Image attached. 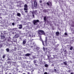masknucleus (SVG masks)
<instances>
[{
  "label": "nucleus",
  "mask_w": 74,
  "mask_h": 74,
  "mask_svg": "<svg viewBox=\"0 0 74 74\" xmlns=\"http://www.w3.org/2000/svg\"><path fill=\"white\" fill-rule=\"evenodd\" d=\"M38 35L40 39V40L42 42L43 45H44V42L42 40V39L41 38V35H45V33L44 32V31L42 30H39L38 31Z\"/></svg>",
  "instance_id": "1"
},
{
  "label": "nucleus",
  "mask_w": 74,
  "mask_h": 74,
  "mask_svg": "<svg viewBox=\"0 0 74 74\" xmlns=\"http://www.w3.org/2000/svg\"><path fill=\"white\" fill-rule=\"evenodd\" d=\"M37 22H39V20H34L33 21V23L34 24V25H36V23H37Z\"/></svg>",
  "instance_id": "2"
},
{
  "label": "nucleus",
  "mask_w": 74,
  "mask_h": 74,
  "mask_svg": "<svg viewBox=\"0 0 74 74\" xmlns=\"http://www.w3.org/2000/svg\"><path fill=\"white\" fill-rule=\"evenodd\" d=\"M34 7H37V2L36 0L34 1Z\"/></svg>",
  "instance_id": "3"
},
{
  "label": "nucleus",
  "mask_w": 74,
  "mask_h": 74,
  "mask_svg": "<svg viewBox=\"0 0 74 74\" xmlns=\"http://www.w3.org/2000/svg\"><path fill=\"white\" fill-rule=\"evenodd\" d=\"M47 4L48 6H49V7H52V3L51 2H50L49 4V3L47 2Z\"/></svg>",
  "instance_id": "4"
},
{
  "label": "nucleus",
  "mask_w": 74,
  "mask_h": 74,
  "mask_svg": "<svg viewBox=\"0 0 74 74\" xmlns=\"http://www.w3.org/2000/svg\"><path fill=\"white\" fill-rule=\"evenodd\" d=\"M19 37V34H16L15 36L13 37L14 38H18Z\"/></svg>",
  "instance_id": "5"
},
{
  "label": "nucleus",
  "mask_w": 74,
  "mask_h": 74,
  "mask_svg": "<svg viewBox=\"0 0 74 74\" xmlns=\"http://www.w3.org/2000/svg\"><path fill=\"white\" fill-rule=\"evenodd\" d=\"M43 11L44 13H46V12H48V10L44 9L43 10Z\"/></svg>",
  "instance_id": "6"
},
{
  "label": "nucleus",
  "mask_w": 74,
  "mask_h": 74,
  "mask_svg": "<svg viewBox=\"0 0 74 74\" xmlns=\"http://www.w3.org/2000/svg\"><path fill=\"white\" fill-rule=\"evenodd\" d=\"M37 10H35V11H33L32 12V14H35V13H37Z\"/></svg>",
  "instance_id": "7"
},
{
  "label": "nucleus",
  "mask_w": 74,
  "mask_h": 74,
  "mask_svg": "<svg viewBox=\"0 0 74 74\" xmlns=\"http://www.w3.org/2000/svg\"><path fill=\"white\" fill-rule=\"evenodd\" d=\"M25 56H30V54L29 53H27L25 55Z\"/></svg>",
  "instance_id": "8"
},
{
  "label": "nucleus",
  "mask_w": 74,
  "mask_h": 74,
  "mask_svg": "<svg viewBox=\"0 0 74 74\" xmlns=\"http://www.w3.org/2000/svg\"><path fill=\"white\" fill-rule=\"evenodd\" d=\"M1 39H4L5 38V36H1Z\"/></svg>",
  "instance_id": "9"
},
{
  "label": "nucleus",
  "mask_w": 74,
  "mask_h": 74,
  "mask_svg": "<svg viewBox=\"0 0 74 74\" xmlns=\"http://www.w3.org/2000/svg\"><path fill=\"white\" fill-rule=\"evenodd\" d=\"M19 26L20 27H18L19 29H21L22 28V25H20Z\"/></svg>",
  "instance_id": "10"
},
{
  "label": "nucleus",
  "mask_w": 74,
  "mask_h": 74,
  "mask_svg": "<svg viewBox=\"0 0 74 74\" xmlns=\"http://www.w3.org/2000/svg\"><path fill=\"white\" fill-rule=\"evenodd\" d=\"M33 62L34 64H36L37 63V60H34L33 61Z\"/></svg>",
  "instance_id": "11"
},
{
  "label": "nucleus",
  "mask_w": 74,
  "mask_h": 74,
  "mask_svg": "<svg viewBox=\"0 0 74 74\" xmlns=\"http://www.w3.org/2000/svg\"><path fill=\"white\" fill-rule=\"evenodd\" d=\"M46 16H45L43 18V19L44 20V21H45H45H47L46 19Z\"/></svg>",
  "instance_id": "12"
},
{
  "label": "nucleus",
  "mask_w": 74,
  "mask_h": 74,
  "mask_svg": "<svg viewBox=\"0 0 74 74\" xmlns=\"http://www.w3.org/2000/svg\"><path fill=\"white\" fill-rule=\"evenodd\" d=\"M63 63H64V64L65 65H67V62H66V61L64 62Z\"/></svg>",
  "instance_id": "13"
},
{
  "label": "nucleus",
  "mask_w": 74,
  "mask_h": 74,
  "mask_svg": "<svg viewBox=\"0 0 74 74\" xmlns=\"http://www.w3.org/2000/svg\"><path fill=\"white\" fill-rule=\"evenodd\" d=\"M24 7L25 8H27V4H25L24 5Z\"/></svg>",
  "instance_id": "14"
},
{
  "label": "nucleus",
  "mask_w": 74,
  "mask_h": 74,
  "mask_svg": "<svg viewBox=\"0 0 74 74\" xmlns=\"http://www.w3.org/2000/svg\"><path fill=\"white\" fill-rule=\"evenodd\" d=\"M6 51L8 52H9L10 51V49H9L7 48L6 49Z\"/></svg>",
  "instance_id": "15"
},
{
  "label": "nucleus",
  "mask_w": 74,
  "mask_h": 74,
  "mask_svg": "<svg viewBox=\"0 0 74 74\" xmlns=\"http://www.w3.org/2000/svg\"><path fill=\"white\" fill-rule=\"evenodd\" d=\"M17 16H21V14L20 13H18L17 14Z\"/></svg>",
  "instance_id": "16"
},
{
  "label": "nucleus",
  "mask_w": 74,
  "mask_h": 74,
  "mask_svg": "<svg viewBox=\"0 0 74 74\" xmlns=\"http://www.w3.org/2000/svg\"><path fill=\"white\" fill-rule=\"evenodd\" d=\"M56 35H59V32H56Z\"/></svg>",
  "instance_id": "17"
},
{
  "label": "nucleus",
  "mask_w": 74,
  "mask_h": 74,
  "mask_svg": "<svg viewBox=\"0 0 74 74\" xmlns=\"http://www.w3.org/2000/svg\"><path fill=\"white\" fill-rule=\"evenodd\" d=\"M24 11H27V8H24Z\"/></svg>",
  "instance_id": "18"
},
{
  "label": "nucleus",
  "mask_w": 74,
  "mask_h": 74,
  "mask_svg": "<svg viewBox=\"0 0 74 74\" xmlns=\"http://www.w3.org/2000/svg\"><path fill=\"white\" fill-rule=\"evenodd\" d=\"M8 64H10V65H11V62L10 61H8L7 62Z\"/></svg>",
  "instance_id": "19"
},
{
  "label": "nucleus",
  "mask_w": 74,
  "mask_h": 74,
  "mask_svg": "<svg viewBox=\"0 0 74 74\" xmlns=\"http://www.w3.org/2000/svg\"><path fill=\"white\" fill-rule=\"evenodd\" d=\"M23 44H26V41L24 40L23 41Z\"/></svg>",
  "instance_id": "20"
},
{
  "label": "nucleus",
  "mask_w": 74,
  "mask_h": 74,
  "mask_svg": "<svg viewBox=\"0 0 74 74\" xmlns=\"http://www.w3.org/2000/svg\"><path fill=\"white\" fill-rule=\"evenodd\" d=\"M40 64H41L42 65L43 64H42V61H40Z\"/></svg>",
  "instance_id": "21"
},
{
  "label": "nucleus",
  "mask_w": 74,
  "mask_h": 74,
  "mask_svg": "<svg viewBox=\"0 0 74 74\" xmlns=\"http://www.w3.org/2000/svg\"><path fill=\"white\" fill-rule=\"evenodd\" d=\"M73 48V47L71 46L70 48V50H72Z\"/></svg>",
  "instance_id": "22"
},
{
  "label": "nucleus",
  "mask_w": 74,
  "mask_h": 74,
  "mask_svg": "<svg viewBox=\"0 0 74 74\" xmlns=\"http://www.w3.org/2000/svg\"><path fill=\"white\" fill-rule=\"evenodd\" d=\"M47 57H48V58H47L48 60H50V58H49V56H48Z\"/></svg>",
  "instance_id": "23"
},
{
  "label": "nucleus",
  "mask_w": 74,
  "mask_h": 74,
  "mask_svg": "<svg viewBox=\"0 0 74 74\" xmlns=\"http://www.w3.org/2000/svg\"><path fill=\"white\" fill-rule=\"evenodd\" d=\"M45 67H48V65L47 64H45Z\"/></svg>",
  "instance_id": "24"
},
{
  "label": "nucleus",
  "mask_w": 74,
  "mask_h": 74,
  "mask_svg": "<svg viewBox=\"0 0 74 74\" xmlns=\"http://www.w3.org/2000/svg\"><path fill=\"white\" fill-rule=\"evenodd\" d=\"M5 57V55H3V59H4Z\"/></svg>",
  "instance_id": "25"
},
{
  "label": "nucleus",
  "mask_w": 74,
  "mask_h": 74,
  "mask_svg": "<svg viewBox=\"0 0 74 74\" xmlns=\"http://www.w3.org/2000/svg\"><path fill=\"white\" fill-rule=\"evenodd\" d=\"M43 49L44 51H45V47H43Z\"/></svg>",
  "instance_id": "26"
},
{
  "label": "nucleus",
  "mask_w": 74,
  "mask_h": 74,
  "mask_svg": "<svg viewBox=\"0 0 74 74\" xmlns=\"http://www.w3.org/2000/svg\"><path fill=\"white\" fill-rule=\"evenodd\" d=\"M47 37H46V40H45V42H46V44L47 43Z\"/></svg>",
  "instance_id": "27"
},
{
  "label": "nucleus",
  "mask_w": 74,
  "mask_h": 74,
  "mask_svg": "<svg viewBox=\"0 0 74 74\" xmlns=\"http://www.w3.org/2000/svg\"><path fill=\"white\" fill-rule=\"evenodd\" d=\"M16 29H17V28H14L13 29V30H16Z\"/></svg>",
  "instance_id": "28"
},
{
  "label": "nucleus",
  "mask_w": 74,
  "mask_h": 74,
  "mask_svg": "<svg viewBox=\"0 0 74 74\" xmlns=\"http://www.w3.org/2000/svg\"><path fill=\"white\" fill-rule=\"evenodd\" d=\"M64 35H65V36H67V33H64Z\"/></svg>",
  "instance_id": "29"
},
{
  "label": "nucleus",
  "mask_w": 74,
  "mask_h": 74,
  "mask_svg": "<svg viewBox=\"0 0 74 74\" xmlns=\"http://www.w3.org/2000/svg\"><path fill=\"white\" fill-rule=\"evenodd\" d=\"M44 74H49L47 73V72H45L44 73Z\"/></svg>",
  "instance_id": "30"
},
{
  "label": "nucleus",
  "mask_w": 74,
  "mask_h": 74,
  "mask_svg": "<svg viewBox=\"0 0 74 74\" xmlns=\"http://www.w3.org/2000/svg\"><path fill=\"white\" fill-rule=\"evenodd\" d=\"M12 24V25H13V26H14V25H15V23H13Z\"/></svg>",
  "instance_id": "31"
},
{
  "label": "nucleus",
  "mask_w": 74,
  "mask_h": 74,
  "mask_svg": "<svg viewBox=\"0 0 74 74\" xmlns=\"http://www.w3.org/2000/svg\"><path fill=\"white\" fill-rule=\"evenodd\" d=\"M52 28L53 30H54V29H55L54 27H52Z\"/></svg>",
  "instance_id": "32"
},
{
  "label": "nucleus",
  "mask_w": 74,
  "mask_h": 74,
  "mask_svg": "<svg viewBox=\"0 0 74 74\" xmlns=\"http://www.w3.org/2000/svg\"><path fill=\"white\" fill-rule=\"evenodd\" d=\"M2 19V17L0 16V21H1V19Z\"/></svg>",
  "instance_id": "33"
},
{
  "label": "nucleus",
  "mask_w": 74,
  "mask_h": 74,
  "mask_svg": "<svg viewBox=\"0 0 74 74\" xmlns=\"http://www.w3.org/2000/svg\"><path fill=\"white\" fill-rule=\"evenodd\" d=\"M54 71H55V72H56V71H57L56 69H54Z\"/></svg>",
  "instance_id": "34"
},
{
  "label": "nucleus",
  "mask_w": 74,
  "mask_h": 74,
  "mask_svg": "<svg viewBox=\"0 0 74 74\" xmlns=\"http://www.w3.org/2000/svg\"><path fill=\"white\" fill-rule=\"evenodd\" d=\"M39 2H40V3H42V1L41 0H40L39 1Z\"/></svg>",
  "instance_id": "35"
},
{
  "label": "nucleus",
  "mask_w": 74,
  "mask_h": 74,
  "mask_svg": "<svg viewBox=\"0 0 74 74\" xmlns=\"http://www.w3.org/2000/svg\"><path fill=\"white\" fill-rule=\"evenodd\" d=\"M36 49H39V47H36Z\"/></svg>",
  "instance_id": "36"
},
{
  "label": "nucleus",
  "mask_w": 74,
  "mask_h": 74,
  "mask_svg": "<svg viewBox=\"0 0 74 74\" xmlns=\"http://www.w3.org/2000/svg\"><path fill=\"white\" fill-rule=\"evenodd\" d=\"M32 16H33V18H34V14H33Z\"/></svg>",
  "instance_id": "37"
},
{
  "label": "nucleus",
  "mask_w": 74,
  "mask_h": 74,
  "mask_svg": "<svg viewBox=\"0 0 74 74\" xmlns=\"http://www.w3.org/2000/svg\"><path fill=\"white\" fill-rule=\"evenodd\" d=\"M10 59L9 58H8V60H10Z\"/></svg>",
  "instance_id": "38"
},
{
  "label": "nucleus",
  "mask_w": 74,
  "mask_h": 74,
  "mask_svg": "<svg viewBox=\"0 0 74 74\" xmlns=\"http://www.w3.org/2000/svg\"><path fill=\"white\" fill-rule=\"evenodd\" d=\"M71 71L70 70H69L68 71V72H69V73H70V72Z\"/></svg>",
  "instance_id": "39"
},
{
  "label": "nucleus",
  "mask_w": 74,
  "mask_h": 74,
  "mask_svg": "<svg viewBox=\"0 0 74 74\" xmlns=\"http://www.w3.org/2000/svg\"><path fill=\"white\" fill-rule=\"evenodd\" d=\"M28 11H25V12H28Z\"/></svg>",
  "instance_id": "40"
},
{
  "label": "nucleus",
  "mask_w": 74,
  "mask_h": 74,
  "mask_svg": "<svg viewBox=\"0 0 74 74\" xmlns=\"http://www.w3.org/2000/svg\"><path fill=\"white\" fill-rule=\"evenodd\" d=\"M35 66H37V64H35Z\"/></svg>",
  "instance_id": "41"
},
{
  "label": "nucleus",
  "mask_w": 74,
  "mask_h": 74,
  "mask_svg": "<svg viewBox=\"0 0 74 74\" xmlns=\"http://www.w3.org/2000/svg\"><path fill=\"white\" fill-rule=\"evenodd\" d=\"M32 5H33V2H32Z\"/></svg>",
  "instance_id": "42"
},
{
  "label": "nucleus",
  "mask_w": 74,
  "mask_h": 74,
  "mask_svg": "<svg viewBox=\"0 0 74 74\" xmlns=\"http://www.w3.org/2000/svg\"><path fill=\"white\" fill-rule=\"evenodd\" d=\"M8 41H10V40H8Z\"/></svg>",
  "instance_id": "43"
},
{
  "label": "nucleus",
  "mask_w": 74,
  "mask_h": 74,
  "mask_svg": "<svg viewBox=\"0 0 74 74\" xmlns=\"http://www.w3.org/2000/svg\"><path fill=\"white\" fill-rule=\"evenodd\" d=\"M72 26H73V27H74V25H72Z\"/></svg>",
  "instance_id": "44"
},
{
  "label": "nucleus",
  "mask_w": 74,
  "mask_h": 74,
  "mask_svg": "<svg viewBox=\"0 0 74 74\" xmlns=\"http://www.w3.org/2000/svg\"><path fill=\"white\" fill-rule=\"evenodd\" d=\"M0 16H1V13H0Z\"/></svg>",
  "instance_id": "45"
},
{
  "label": "nucleus",
  "mask_w": 74,
  "mask_h": 74,
  "mask_svg": "<svg viewBox=\"0 0 74 74\" xmlns=\"http://www.w3.org/2000/svg\"><path fill=\"white\" fill-rule=\"evenodd\" d=\"M66 50H65L64 51V52H66Z\"/></svg>",
  "instance_id": "46"
},
{
  "label": "nucleus",
  "mask_w": 74,
  "mask_h": 74,
  "mask_svg": "<svg viewBox=\"0 0 74 74\" xmlns=\"http://www.w3.org/2000/svg\"><path fill=\"white\" fill-rule=\"evenodd\" d=\"M46 49H47V48H46Z\"/></svg>",
  "instance_id": "47"
},
{
  "label": "nucleus",
  "mask_w": 74,
  "mask_h": 74,
  "mask_svg": "<svg viewBox=\"0 0 74 74\" xmlns=\"http://www.w3.org/2000/svg\"><path fill=\"white\" fill-rule=\"evenodd\" d=\"M28 74H29V73H28Z\"/></svg>",
  "instance_id": "48"
},
{
  "label": "nucleus",
  "mask_w": 74,
  "mask_h": 74,
  "mask_svg": "<svg viewBox=\"0 0 74 74\" xmlns=\"http://www.w3.org/2000/svg\"><path fill=\"white\" fill-rule=\"evenodd\" d=\"M44 63H45V62H44Z\"/></svg>",
  "instance_id": "49"
}]
</instances>
